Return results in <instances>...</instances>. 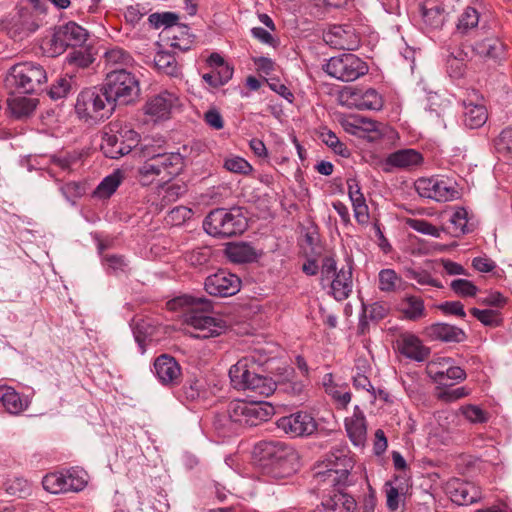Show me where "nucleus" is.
Masks as SVG:
<instances>
[{"label": "nucleus", "mask_w": 512, "mask_h": 512, "mask_svg": "<svg viewBox=\"0 0 512 512\" xmlns=\"http://www.w3.org/2000/svg\"><path fill=\"white\" fill-rule=\"evenodd\" d=\"M415 189L421 197L437 202H448L459 197L456 183L447 178H420L415 182Z\"/></svg>", "instance_id": "9b49d317"}, {"label": "nucleus", "mask_w": 512, "mask_h": 512, "mask_svg": "<svg viewBox=\"0 0 512 512\" xmlns=\"http://www.w3.org/2000/svg\"><path fill=\"white\" fill-rule=\"evenodd\" d=\"M224 167L230 172L243 175L249 174L253 169L248 161L239 156L226 159Z\"/></svg>", "instance_id": "13d9d810"}, {"label": "nucleus", "mask_w": 512, "mask_h": 512, "mask_svg": "<svg viewBox=\"0 0 512 512\" xmlns=\"http://www.w3.org/2000/svg\"><path fill=\"white\" fill-rule=\"evenodd\" d=\"M399 312L409 321H418L427 316L424 300L416 295L407 294L399 303Z\"/></svg>", "instance_id": "c85d7f7f"}, {"label": "nucleus", "mask_w": 512, "mask_h": 512, "mask_svg": "<svg viewBox=\"0 0 512 512\" xmlns=\"http://www.w3.org/2000/svg\"><path fill=\"white\" fill-rule=\"evenodd\" d=\"M103 87L113 104H129L138 98L140 84L137 76L125 68L106 72Z\"/></svg>", "instance_id": "6e6552de"}, {"label": "nucleus", "mask_w": 512, "mask_h": 512, "mask_svg": "<svg viewBox=\"0 0 512 512\" xmlns=\"http://www.w3.org/2000/svg\"><path fill=\"white\" fill-rule=\"evenodd\" d=\"M470 389L466 387H457L450 389L446 386L444 389L439 388L436 397L437 399L450 403L462 399L470 394Z\"/></svg>", "instance_id": "6e6d98bb"}, {"label": "nucleus", "mask_w": 512, "mask_h": 512, "mask_svg": "<svg viewBox=\"0 0 512 512\" xmlns=\"http://www.w3.org/2000/svg\"><path fill=\"white\" fill-rule=\"evenodd\" d=\"M322 141L333 151L341 156H348L349 152L345 144H343L339 138L332 131H326L321 133Z\"/></svg>", "instance_id": "680f3d73"}, {"label": "nucleus", "mask_w": 512, "mask_h": 512, "mask_svg": "<svg viewBox=\"0 0 512 512\" xmlns=\"http://www.w3.org/2000/svg\"><path fill=\"white\" fill-rule=\"evenodd\" d=\"M406 224L411 229L425 235H430L436 238H439L441 235L442 230L438 229L437 227L433 226L431 223L423 219L408 218L406 220Z\"/></svg>", "instance_id": "5fc2aeb1"}, {"label": "nucleus", "mask_w": 512, "mask_h": 512, "mask_svg": "<svg viewBox=\"0 0 512 512\" xmlns=\"http://www.w3.org/2000/svg\"><path fill=\"white\" fill-rule=\"evenodd\" d=\"M450 287L457 295L462 297H473L478 291V288L466 279H455L451 282Z\"/></svg>", "instance_id": "bf43d9fd"}, {"label": "nucleus", "mask_w": 512, "mask_h": 512, "mask_svg": "<svg viewBox=\"0 0 512 512\" xmlns=\"http://www.w3.org/2000/svg\"><path fill=\"white\" fill-rule=\"evenodd\" d=\"M248 223L242 208H217L203 222L204 230L213 237L226 238L242 234Z\"/></svg>", "instance_id": "20e7f679"}, {"label": "nucleus", "mask_w": 512, "mask_h": 512, "mask_svg": "<svg viewBox=\"0 0 512 512\" xmlns=\"http://www.w3.org/2000/svg\"><path fill=\"white\" fill-rule=\"evenodd\" d=\"M182 393L187 401L193 402L206 399L209 391L202 377L190 376L182 387Z\"/></svg>", "instance_id": "f704fd0d"}, {"label": "nucleus", "mask_w": 512, "mask_h": 512, "mask_svg": "<svg viewBox=\"0 0 512 512\" xmlns=\"http://www.w3.org/2000/svg\"><path fill=\"white\" fill-rule=\"evenodd\" d=\"M46 81V71L35 62H21L13 65L6 77L7 87L23 94L38 92Z\"/></svg>", "instance_id": "1a4fd4ad"}, {"label": "nucleus", "mask_w": 512, "mask_h": 512, "mask_svg": "<svg viewBox=\"0 0 512 512\" xmlns=\"http://www.w3.org/2000/svg\"><path fill=\"white\" fill-rule=\"evenodd\" d=\"M225 255L234 263H248L257 259L258 254L253 246L246 242L230 243L225 248Z\"/></svg>", "instance_id": "7c9ffc66"}, {"label": "nucleus", "mask_w": 512, "mask_h": 512, "mask_svg": "<svg viewBox=\"0 0 512 512\" xmlns=\"http://www.w3.org/2000/svg\"><path fill=\"white\" fill-rule=\"evenodd\" d=\"M140 135L129 125L111 123L103 132L101 150L111 159H118L130 153L139 145Z\"/></svg>", "instance_id": "0eeeda50"}, {"label": "nucleus", "mask_w": 512, "mask_h": 512, "mask_svg": "<svg viewBox=\"0 0 512 512\" xmlns=\"http://www.w3.org/2000/svg\"><path fill=\"white\" fill-rule=\"evenodd\" d=\"M115 110L104 87H91L82 90L76 100L75 111L81 119L103 120L109 118Z\"/></svg>", "instance_id": "423d86ee"}, {"label": "nucleus", "mask_w": 512, "mask_h": 512, "mask_svg": "<svg viewBox=\"0 0 512 512\" xmlns=\"http://www.w3.org/2000/svg\"><path fill=\"white\" fill-rule=\"evenodd\" d=\"M87 37L88 32L86 29L75 22H68L55 35L56 41H59L61 46L66 47L82 46L86 42Z\"/></svg>", "instance_id": "a878e982"}, {"label": "nucleus", "mask_w": 512, "mask_h": 512, "mask_svg": "<svg viewBox=\"0 0 512 512\" xmlns=\"http://www.w3.org/2000/svg\"><path fill=\"white\" fill-rule=\"evenodd\" d=\"M494 146L498 154L512 158V127L503 129L494 140Z\"/></svg>", "instance_id": "49530a36"}, {"label": "nucleus", "mask_w": 512, "mask_h": 512, "mask_svg": "<svg viewBox=\"0 0 512 512\" xmlns=\"http://www.w3.org/2000/svg\"><path fill=\"white\" fill-rule=\"evenodd\" d=\"M275 413L274 406L266 401L233 400L228 404L225 414L215 421L217 428L236 431L240 427L257 426L268 421Z\"/></svg>", "instance_id": "f03ea898"}, {"label": "nucleus", "mask_w": 512, "mask_h": 512, "mask_svg": "<svg viewBox=\"0 0 512 512\" xmlns=\"http://www.w3.org/2000/svg\"><path fill=\"white\" fill-rule=\"evenodd\" d=\"M326 44L340 50H356L360 44V38L351 25H334L323 34Z\"/></svg>", "instance_id": "4468645a"}, {"label": "nucleus", "mask_w": 512, "mask_h": 512, "mask_svg": "<svg viewBox=\"0 0 512 512\" xmlns=\"http://www.w3.org/2000/svg\"><path fill=\"white\" fill-rule=\"evenodd\" d=\"M334 458L340 460L341 470L318 471L315 477L319 482L332 486H345L348 484L350 470L353 467L352 460L347 456L346 451H340L338 455H334Z\"/></svg>", "instance_id": "f3484780"}, {"label": "nucleus", "mask_w": 512, "mask_h": 512, "mask_svg": "<svg viewBox=\"0 0 512 512\" xmlns=\"http://www.w3.org/2000/svg\"><path fill=\"white\" fill-rule=\"evenodd\" d=\"M479 22V13L472 7H467L461 14L458 24L457 31L461 34L468 33L471 29L475 28Z\"/></svg>", "instance_id": "8fccbe9b"}, {"label": "nucleus", "mask_w": 512, "mask_h": 512, "mask_svg": "<svg viewBox=\"0 0 512 512\" xmlns=\"http://www.w3.org/2000/svg\"><path fill=\"white\" fill-rule=\"evenodd\" d=\"M450 364H453V360L450 357H439L427 365V374L433 380V382L437 383L440 386L446 387L450 386L448 382L444 381V372Z\"/></svg>", "instance_id": "4c0bfd02"}, {"label": "nucleus", "mask_w": 512, "mask_h": 512, "mask_svg": "<svg viewBox=\"0 0 512 512\" xmlns=\"http://www.w3.org/2000/svg\"><path fill=\"white\" fill-rule=\"evenodd\" d=\"M179 16L173 12L153 13L149 16V22L155 28H168L177 23Z\"/></svg>", "instance_id": "4d7b16f0"}, {"label": "nucleus", "mask_w": 512, "mask_h": 512, "mask_svg": "<svg viewBox=\"0 0 512 512\" xmlns=\"http://www.w3.org/2000/svg\"><path fill=\"white\" fill-rule=\"evenodd\" d=\"M154 373L159 382L167 387L178 385L182 377L179 363L167 354H162L155 359Z\"/></svg>", "instance_id": "2eb2a0df"}, {"label": "nucleus", "mask_w": 512, "mask_h": 512, "mask_svg": "<svg viewBox=\"0 0 512 512\" xmlns=\"http://www.w3.org/2000/svg\"><path fill=\"white\" fill-rule=\"evenodd\" d=\"M473 50L481 57L499 59L503 56L504 45L497 38H486L476 42L473 45Z\"/></svg>", "instance_id": "c9c22d12"}, {"label": "nucleus", "mask_w": 512, "mask_h": 512, "mask_svg": "<svg viewBox=\"0 0 512 512\" xmlns=\"http://www.w3.org/2000/svg\"><path fill=\"white\" fill-rule=\"evenodd\" d=\"M42 485L46 491L52 494L66 493L63 472L47 474L43 477Z\"/></svg>", "instance_id": "3c124183"}, {"label": "nucleus", "mask_w": 512, "mask_h": 512, "mask_svg": "<svg viewBox=\"0 0 512 512\" xmlns=\"http://www.w3.org/2000/svg\"><path fill=\"white\" fill-rule=\"evenodd\" d=\"M103 62L106 72L112 69H119L131 66L134 62L133 57L120 47L108 49L103 55Z\"/></svg>", "instance_id": "72a5a7b5"}, {"label": "nucleus", "mask_w": 512, "mask_h": 512, "mask_svg": "<svg viewBox=\"0 0 512 512\" xmlns=\"http://www.w3.org/2000/svg\"><path fill=\"white\" fill-rule=\"evenodd\" d=\"M122 181L119 171L106 176L93 191V197L97 199H108L117 190Z\"/></svg>", "instance_id": "e433bc0d"}, {"label": "nucleus", "mask_w": 512, "mask_h": 512, "mask_svg": "<svg viewBox=\"0 0 512 512\" xmlns=\"http://www.w3.org/2000/svg\"><path fill=\"white\" fill-rule=\"evenodd\" d=\"M323 70L337 80L351 82L365 75L368 72V66L358 56L345 53L331 57L323 66Z\"/></svg>", "instance_id": "9d476101"}, {"label": "nucleus", "mask_w": 512, "mask_h": 512, "mask_svg": "<svg viewBox=\"0 0 512 512\" xmlns=\"http://www.w3.org/2000/svg\"><path fill=\"white\" fill-rule=\"evenodd\" d=\"M397 348L403 356L416 362L425 361L430 354V348L426 347L418 336L410 332L400 334Z\"/></svg>", "instance_id": "a211bd4d"}, {"label": "nucleus", "mask_w": 512, "mask_h": 512, "mask_svg": "<svg viewBox=\"0 0 512 512\" xmlns=\"http://www.w3.org/2000/svg\"><path fill=\"white\" fill-rule=\"evenodd\" d=\"M3 488L8 495L18 498H25L31 493L30 483L21 477L6 479L3 483Z\"/></svg>", "instance_id": "79ce46f5"}, {"label": "nucleus", "mask_w": 512, "mask_h": 512, "mask_svg": "<svg viewBox=\"0 0 512 512\" xmlns=\"http://www.w3.org/2000/svg\"><path fill=\"white\" fill-rule=\"evenodd\" d=\"M39 27L40 23L33 14L23 12L13 20L8 29V34L14 41H22L35 33Z\"/></svg>", "instance_id": "4be33fe9"}, {"label": "nucleus", "mask_w": 512, "mask_h": 512, "mask_svg": "<svg viewBox=\"0 0 512 512\" xmlns=\"http://www.w3.org/2000/svg\"><path fill=\"white\" fill-rule=\"evenodd\" d=\"M162 143H164L163 140L145 139L142 143L139 142V145L134 149L144 160L156 159L168 154L163 151Z\"/></svg>", "instance_id": "a19ab883"}, {"label": "nucleus", "mask_w": 512, "mask_h": 512, "mask_svg": "<svg viewBox=\"0 0 512 512\" xmlns=\"http://www.w3.org/2000/svg\"><path fill=\"white\" fill-rule=\"evenodd\" d=\"M401 278L393 269H382L378 275V287L382 292H394Z\"/></svg>", "instance_id": "09e8293b"}, {"label": "nucleus", "mask_w": 512, "mask_h": 512, "mask_svg": "<svg viewBox=\"0 0 512 512\" xmlns=\"http://www.w3.org/2000/svg\"><path fill=\"white\" fill-rule=\"evenodd\" d=\"M75 85L74 77L66 74L65 76L59 77L55 83L52 84L48 92L49 96L54 100L62 99L70 93Z\"/></svg>", "instance_id": "37998d69"}, {"label": "nucleus", "mask_w": 512, "mask_h": 512, "mask_svg": "<svg viewBox=\"0 0 512 512\" xmlns=\"http://www.w3.org/2000/svg\"><path fill=\"white\" fill-rule=\"evenodd\" d=\"M450 222L453 225L456 236L466 234L470 231L468 226V212L465 208H457L451 215Z\"/></svg>", "instance_id": "864d4df0"}, {"label": "nucleus", "mask_w": 512, "mask_h": 512, "mask_svg": "<svg viewBox=\"0 0 512 512\" xmlns=\"http://www.w3.org/2000/svg\"><path fill=\"white\" fill-rule=\"evenodd\" d=\"M451 501L459 506L468 505L481 499V492L474 484L454 480L447 486Z\"/></svg>", "instance_id": "6ab92c4d"}, {"label": "nucleus", "mask_w": 512, "mask_h": 512, "mask_svg": "<svg viewBox=\"0 0 512 512\" xmlns=\"http://www.w3.org/2000/svg\"><path fill=\"white\" fill-rule=\"evenodd\" d=\"M247 390L254 391L255 393L262 396H269L275 390V383L272 379L261 376L256 373L255 376H252L251 382Z\"/></svg>", "instance_id": "de8ad7c7"}, {"label": "nucleus", "mask_w": 512, "mask_h": 512, "mask_svg": "<svg viewBox=\"0 0 512 512\" xmlns=\"http://www.w3.org/2000/svg\"><path fill=\"white\" fill-rule=\"evenodd\" d=\"M93 60V56L86 49L73 50L67 56L69 64L81 68L88 67Z\"/></svg>", "instance_id": "e2e57ef3"}, {"label": "nucleus", "mask_w": 512, "mask_h": 512, "mask_svg": "<svg viewBox=\"0 0 512 512\" xmlns=\"http://www.w3.org/2000/svg\"><path fill=\"white\" fill-rule=\"evenodd\" d=\"M345 97L348 105L359 110L378 111L383 107L382 96L373 88H351Z\"/></svg>", "instance_id": "dca6fc26"}, {"label": "nucleus", "mask_w": 512, "mask_h": 512, "mask_svg": "<svg viewBox=\"0 0 512 512\" xmlns=\"http://www.w3.org/2000/svg\"><path fill=\"white\" fill-rule=\"evenodd\" d=\"M463 123L470 129L481 127L487 121V110L484 105L463 101Z\"/></svg>", "instance_id": "473e14b6"}, {"label": "nucleus", "mask_w": 512, "mask_h": 512, "mask_svg": "<svg viewBox=\"0 0 512 512\" xmlns=\"http://www.w3.org/2000/svg\"><path fill=\"white\" fill-rule=\"evenodd\" d=\"M459 413L471 424H483L489 420V413L474 404L462 405Z\"/></svg>", "instance_id": "a18cd8bd"}, {"label": "nucleus", "mask_w": 512, "mask_h": 512, "mask_svg": "<svg viewBox=\"0 0 512 512\" xmlns=\"http://www.w3.org/2000/svg\"><path fill=\"white\" fill-rule=\"evenodd\" d=\"M252 360L250 357H244L232 365L229 369V377L231 383L236 389L247 390L251 382L252 376L256 373L250 369Z\"/></svg>", "instance_id": "bb28decb"}, {"label": "nucleus", "mask_w": 512, "mask_h": 512, "mask_svg": "<svg viewBox=\"0 0 512 512\" xmlns=\"http://www.w3.org/2000/svg\"><path fill=\"white\" fill-rule=\"evenodd\" d=\"M423 162V156L415 149H400L389 154L385 160V165L390 168L413 169Z\"/></svg>", "instance_id": "5701e85b"}, {"label": "nucleus", "mask_w": 512, "mask_h": 512, "mask_svg": "<svg viewBox=\"0 0 512 512\" xmlns=\"http://www.w3.org/2000/svg\"><path fill=\"white\" fill-rule=\"evenodd\" d=\"M210 250L208 248H198L185 254V260L192 266H201L209 261Z\"/></svg>", "instance_id": "338daca9"}, {"label": "nucleus", "mask_w": 512, "mask_h": 512, "mask_svg": "<svg viewBox=\"0 0 512 512\" xmlns=\"http://www.w3.org/2000/svg\"><path fill=\"white\" fill-rule=\"evenodd\" d=\"M0 403L10 414H19L28 407V402L7 385H0Z\"/></svg>", "instance_id": "2f4dec72"}, {"label": "nucleus", "mask_w": 512, "mask_h": 512, "mask_svg": "<svg viewBox=\"0 0 512 512\" xmlns=\"http://www.w3.org/2000/svg\"><path fill=\"white\" fill-rule=\"evenodd\" d=\"M192 210L185 206L173 208L167 217V222L172 225H180L192 217Z\"/></svg>", "instance_id": "774afa93"}, {"label": "nucleus", "mask_w": 512, "mask_h": 512, "mask_svg": "<svg viewBox=\"0 0 512 512\" xmlns=\"http://www.w3.org/2000/svg\"><path fill=\"white\" fill-rule=\"evenodd\" d=\"M276 425L279 430L291 438L310 436L318 426L314 417L304 411L281 417L277 420Z\"/></svg>", "instance_id": "f8f14e48"}, {"label": "nucleus", "mask_w": 512, "mask_h": 512, "mask_svg": "<svg viewBox=\"0 0 512 512\" xmlns=\"http://www.w3.org/2000/svg\"><path fill=\"white\" fill-rule=\"evenodd\" d=\"M170 310H184L185 322L198 330L197 338H210L220 335L227 328L226 322L212 316V304L203 297L182 295L167 302Z\"/></svg>", "instance_id": "f257e3e1"}, {"label": "nucleus", "mask_w": 512, "mask_h": 512, "mask_svg": "<svg viewBox=\"0 0 512 512\" xmlns=\"http://www.w3.org/2000/svg\"><path fill=\"white\" fill-rule=\"evenodd\" d=\"M421 15L424 24L433 30L442 28L447 16L443 5L435 1L424 2L421 6Z\"/></svg>", "instance_id": "c756f323"}, {"label": "nucleus", "mask_w": 512, "mask_h": 512, "mask_svg": "<svg viewBox=\"0 0 512 512\" xmlns=\"http://www.w3.org/2000/svg\"><path fill=\"white\" fill-rule=\"evenodd\" d=\"M427 334L432 340L442 342H463L467 336L463 329L447 323H435L427 328Z\"/></svg>", "instance_id": "393cba45"}, {"label": "nucleus", "mask_w": 512, "mask_h": 512, "mask_svg": "<svg viewBox=\"0 0 512 512\" xmlns=\"http://www.w3.org/2000/svg\"><path fill=\"white\" fill-rule=\"evenodd\" d=\"M154 64L159 72L168 76L178 77L181 74L176 58L168 52H158L154 57Z\"/></svg>", "instance_id": "58836bf2"}, {"label": "nucleus", "mask_w": 512, "mask_h": 512, "mask_svg": "<svg viewBox=\"0 0 512 512\" xmlns=\"http://www.w3.org/2000/svg\"><path fill=\"white\" fill-rule=\"evenodd\" d=\"M356 508L354 498L341 491H334L322 499L314 512H353Z\"/></svg>", "instance_id": "412c9836"}, {"label": "nucleus", "mask_w": 512, "mask_h": 512, "mask_svg": "<svg viewBox=\"0 0 512 512\" xmlns=\"http://www.w3.org/2000/svg\"><path fill=\"white\" fill-rule=\"evenodd\" d=\"M240 284L238 276L220 270L206 278L204 287L210 295L227 297L236 294L240 290Z\"/></svg>", "instance_id": "ddd939ff"}, {"label": "nucleus", "mask_w": 512, "mask_h": 512, "mask_svg": "<svg viewBox=\"0 0 512 512\" xmlns=\"http://www.w3.org/2000/svg\"><path fill=\"white\" fill-rule=\"evenodd\" d=\"M352 288V265L347 263L346 266L342 267L337 274L333 276L331 294L337 301H343L349 297Z\"/></svg>", "instance_id": "b1692460"}, {"label": "nucleus", "mask_w": 512, "mask_h": 512, "mask_svg": "<svg viewBox=\"0 0 512 512\" xmlns=\"http://www.w3.org/2000/svg\"><path fill=\"white\" fill-rule=\"evenodd\" d=\"M64 197L71 203L85 193V186L77 182H67L60 188Z\"/></svg>", "instance_id": "69168bd1"}, {"label": "nucleus", "mask_w": 512, "mask_h": 512, "mask_svg": "<svg viewBox=\"0 0 512 512\" xmlns=\"http://www.w3.org/2000/svg\"><path fill=\"white\" fill-rule=\"evenodd\" d=\"M65 477V491L78 492L85 488L87 484L86 473L82 470L70 469L63 472Z\"/></svg>", "instance_id": "c03bdc74"}, {"label": "nucleus", "mask_w": 512, "mask_h": 512, "mask_svg": "<svg viewBox=\"0 0 512 512\" xmlns=\"http://www.w3.org/2000/svg\"><path fill=\"white\" fill-rule=\"evenodd\" d=\"M179 105L176 94L163 91L149 99L146 104V113L158 119L167 118L172 109Z\"/></svg>", "instance_id": "aec40b11"}, {"label": "nucleus", "mask_w": 512, "mask_h": 512, "mask_svg": "<svg viewBox=\"0 0 512 512\" xmlns=\"http://www.w3.org/2000/svg\"><path fill=\"white\" fill-rule=\"evenodd\" d=\"M37 100L22 96H15L8 99V106L16 118L29 116L36 108Z\"/></svg>", "instance_id": "ea45409f"}, {"label": "nucleus", "mask_w": 512, "mask_h": 512, "mask_svg": "<svg viewBox=\"0 0 512 512\" xmlns=\"http://www.w3.org/2000/svg\"><path fill=\"white\" fill-rule=\"evenodd\" d=\"M326 392L336 401L337 405L341 408H345L351 400V394L349 391L342 390L335 385H327L324 382Z\"/></svg>", "instance_id": "0e129e2a"}, {"label": "nucleus", "mask_w": 512, "mask_h": 512, "mask_svg": "<svg viewBox=\"0 0 512 512\" xmlns=\"http://www.w3.org/2000/svg\"><path fill=\"white\" fill-rule=\"evenodd\" d=\"M470 313L479 320L482 324L486 326H497L499 324V315L496 310L492 309H478L472 308Z\"/></svg>", "instance_id": "052dcab7"}, {"label": "nucleus", "mask_w": 512, "mask_h": 512, "mask_svg": "<svg viewBox=\"0 0 512 512\" xmlns=\"http://www.w3.org/2000/svg\"><path fill=\"white\" fill-rule=\"evenodd\" d=\"M184 157L178 152H170L167 156L144 160L138 168V179L143 186L159 180L168 182L182 171Z\"/></svg>", "instance_id": "39448f33"}, {"label": "nucleus", "mask_w": 512, "mask_h": 512, "mask_svg": "<svg viewBox=\"0 0 512 512\" xmlns=\"http://www.w3.org/2000/svg\"><path fill=\"white\" fill-rule=\"evenodd\" d=\"M345 427L350 440L355 446L364 445L367 435L366 421L358 406H355L354 414L346 418Z\"/></svg>", "instance_id": "cd10ccee"}, {"label": "nucleus", "mask_w": 512, "mask_h": 512, "mask_svg": "<svg viewBox=\"0 0 512 512\" xmlns=\"http://www.w3.org/2000/svg\"><path fill=\"white\" fill-rule=\"evenodd\" d=\"M406 276L409 279L415 280L420 285H429L438 289L443 288V284L439 280L433 278L426 270L409 268L406 270Z\"/></svg>", "instance_id": "603ef678"}, {"label": "nucleus", "mask_w": 512, "mask_h": 512, "mask_svg": "<svg viewBox=\"0 0 512 512\" xmlns=\"http://www.w3.org/2000/svg\"><path fill=\"white\" fill-rule=\"evenodd\" d=\"M254 456L266 473L274 478H283L296 472L299 466L297 451L281 441L265 440L254 448Z\"/></svg>", "instance_id": "7ed1b4c3"}]
</instances>
